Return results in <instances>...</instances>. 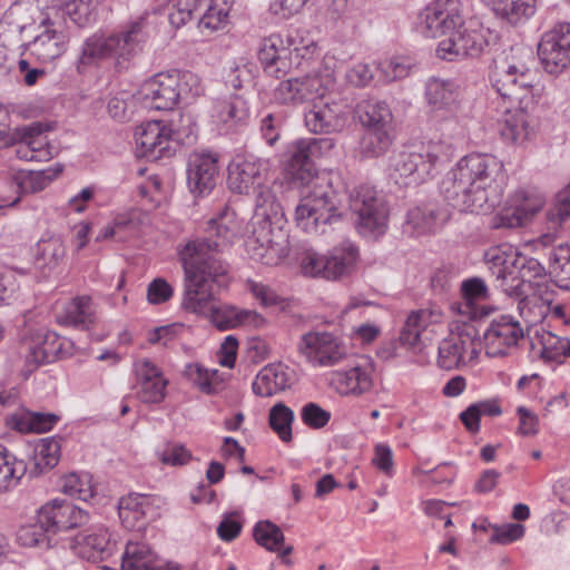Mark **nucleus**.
Masks as SVG:
<instances>
[{
    "instance_id": "33",
    "label": "nucleus",
    "mask_w": 570,
    "mask_h": 570,
    "mask_svg": "<svg viewBox=\"0 0 570 570\" xmlns=\"http://www.w3.org/2000/svg\"><path fill=\"white\" fill-rule=\"evenodd\" d=\"M463 335L473 340L476 335V330L472 326H466L459 333V336L444 338L440 343L438 365L441 368L451 371L464 364L465 342L462 338Z\"/></svg>"
},
{
    "instance_id": "1",
    "label": "nucleus",
    "mask_w": 570,
    "mask_h": 570,
    "mask_svg": "<svg viewBox=\"0 0 570 570\" xmlns=\"http://www.w3.org/2000/svg\"><path fill=\"white\" fill-rule=\"evenodd\" d=\"M228 207L206 223L208 236L189 240L179 250L185 273L181 308L209 316L219 331L240 325V311L232 306H216L217 294L229 283L228 266L216 255L230 242L233 230L226 224Z\"/></svg>"
},
{
    "instance_id": "11",
    "label": "nucleus",
    "mask_w": 570,
    "mask_h": 570,
    "mask_svg": "<svg viewBox=\"0 0 570 570\" xmlns=\"http://www.w3.org/2000/svg\"><path fill=\"white\" fill-rule=\"evenodd\" d=\"M350 207L356 214L355 225L365 237L377 238L387 228V207L376 190L370 186H360L351 194Z\"/></svg>"
},
{
    "instance_id": "32",
    "label": "nucleus",
    "mask_w": 570,
    "mask_h": 570,
    "mask_svg": "<svg viewBox=\"0 0 570 570\" xmlns=\"http://www.w3.org/2000/svg\"><path fill=\"white\" fill-rule=\"evenodd\" d=\"M60 440L57 436L40 439L33 446L28 464L31 476H39L53 469L60 460Z\"/></svg>"
},
{
    "instance_id": "52",
    "label": "nucleus",
    "mask_w": 570,
    "mask_h": 570,
    "mask_svg": "<svg viewBox=\"0 0 570 570\" xmlns=\"http://www.w3.org/2000/svg\"><path fill=\"white\" fill-rule=\"evenodd\" d=\"M549 229L557 232L570 218V183L554 198L553 206L548 209Z\"/></svg>"
},
{
    "instance_id": "45",
    "label": "nucleus",
    "mask_w": 570,
    "mask_h": 570,
    "mask_svg": "<svg viewBox=\"0 0 570 570\" xmlns=\"http://www.w3.org/2000/svg\"><path fill=\"white\" fill-rule=\"evenodd\" d=\"M392 130H365L360 139L358 153L362 158L383 156L392 146Z\"/></svg>"
},
{
    "instance_id": "2",
    "label": "nucleus",
    "mask_w": 570,
    "mask_h": 570,
    "mask_svg": "<svg viewBox=\"0 0 570 570\" xmlns=\"http://www.w3.org/2000/svg\"><path fill=\"white\" fill-rule=\"evenodd\" d=\"M531 53L519 47H510L501 56L493 59L489 79L492 88L511 105H518L514 114L508 109L507 118L500 129L505 140L520 142L529 139L531 130L529 126V105L533 104L532 76L525 58Z\"/></svg>"
},
{
    "instance_id": "27",
    "label": "nucleus",
    "mask_w": 570,
    "mask_h": 570,
    "mask_svg": "<svg viewBox=\"0 0 570 570\" xmlns=\"http://www.w3.org/2000/svg\"><path fill=\"white\" fill-rule=\"evenodd\" d=\"M355 117L365 130H392L393 114L381 100H363L355 107Z\"/></svg>"
},
{
    "instance_id": "28",
    "label": "nucleus",
    "mask_w": 570,
    "mask_h": 570,
    "mask_svg": "<svg viewBox=\"0 0 570 570\" xmlns=\"http://www.w3.org/2000/svg\"><path fill=\"white\" fill-rule=\"evenodd\" d=\"M445 219L446 215L436 206H417L407 212L402 230L410 237H417L433 232L438 223Z\"/></svg>"
},
{
    "instance_id": "3",
    "label": "nucleus",
    "mask_w": 570,
    "mask_h": 570,
    "mask_svg": "<svg viewBox=\"0 0 570 570\" xmlns=\"http://www.w3.org/2000/svg\"><path fill=\"white\" fill-rule=\"evenodd\" d=\"M147 38L148 33L144 18L130 22L119 33L109 37L96 35L89 37L82 45L77 61V70L81 73L87 67L107 58H115L116 66L124 68L125 62L141 51Z\"/></svg>"
},
{
    "instance_id": "55",
    "label": "nucleus",
    "mask_w": 570,
    "mask_h": 570,
    "mask_svg": "<svg viewBox=\"0 0 570 570\" xmlns=\"http://www.w3.org/2000/svg\"><path fill=\"white\" fill-rule=\"evenodd\" d=\"M156 455L163 464L170 466L185 465L193 459L191 452L176 442H167L156 451Z\"/></svg>"
},
{
    "instance_id": "61",
    "label": "nucleus",
    "mask_w": 570,
    "mask_h": 570,
    "mask_svg": "<svg viewBox=\"0 0 570 570\" xmlns=\"http://www.w3.org/2000/svg\"><path fill=\"white\" fill-rule=\"evenodd\" d=\"M566 337H560L551 332H544L541 336V357L548 362L562 363Z\"/></svg>"
},
{
    "instance_id": "31",
    "label": "nucleus",
    "mask_w": 570,
    "mask_h": 570,
    "mask_svg": "<svg viewBox=\"0 0 570 570\" xmlns=\"http://www.w3.org/2000/svg\"><path fill=\"white\" fill-rule=\"evenodd\" d=\"M60 440L57 436L40 439L33 446L28 464L31 476H39L53 469L60 460Z\"/></svg>"
},
{
    "instance_id": "41",
    "label": "nucleus",
    "mask_w": 570,
    "mask_h": 570,
    "mask_svg": "<svg viewBox=\"0 0 570 570\" xmlns=\"http://www.w3.org/2000/svg\"><path fill=\"white\" fill-rule=\"evenodd\" d=\"M461 294L471 318H482L493 311L492 307L478 305V302L489 297L488 287L482 278L472 277L462 282Z\"/></svg>"
},
{
    "instance_id": "23",
    "label": "nucleus",
    "mask_w": 570,
    "mask_h": 570,
    "mask_svg": "<svg viewBox=\"0 0 570 570\" xmlns=\"http://www.w3.org/2000/svg\"><path fill=\"white\" fill-rule=\"evenodd\" d=\"M218 158L212 153H195L187 164V186L195 196L208 194L216 185Z\"/></svg>"
},
{
    "instance_id": "21",
    "label": "nucleus",
    "mask_w": 570,
    "mask_h": 570,
    "mask_svg": "<svg viewBox=\"0 0 570 570\" xmlns=\"http://www.w3.org/2000/svg\"><path fill=\"white\" fill-rule=\"evenodd\" d=\"M459 0H436L423 13V33L429 38L450 37L463 22Z\"/></svg>"
},
{
    "instance_id": "54",
    "label": "nucleus",
    "mask_w": 570,
    "mask_h": 570,
    "mask_svg": "<svg viewBox=\"0 0 570 570\" xmlns=\"http://www.w3.org/2000/svg\"><path fill=\"white\" fill-rule=\"evenodd\" d=\"M252 191L256 194L255 219L279 216L281 205L276 202L269 187L265 186L263 183L262 186Z\"/></svg>"
},
{
    "instance_id": "29",
    "label": "nucleus",
    "mask_w": 570,
    "mask_h": 570,
    "mask_svg": "<svg viewBox=\"0 0 570 570\" xmlns=\"http://www.w3.org/2000/svg\"><path fill=\"white\" fill-rule=\"evenodd\" d=\"M60 416L55 413L33 412L21 409L7 417V424L21 433H45L50 431Z\"/></svg>"
},
{
    "instance_id": "64",
    "label": "nucleus",
    "mask_w": 570,
    "mask_h": 570,
    "mask_svg": "<svg viewBox=\"0 0 570 570\" xmlns=\"http://www.w3.org/2000/svg\"><path fill=\"white\" fill-rule=\"evenodd\" d=\"M174 295L173 286L161 277L153 279L147 287V301L153 305L168 302Z\"/></svg>"
},
{
    "instance_id": "47",
    "label": "nucleus",
    "mask_w": 570,
    "mask_h": 570,
    "mask_svg": "<svg viewBox=\"0 0 570 570\" xmlns=\"http://www.w3.org/2000/svg\"><path fill=\"white\" fill-rule=\"evenodd\" d=\"M107 543L108 539L104 532L102 525L94 520L87 529H83L81 532H76L69 538V547L72 550L90 548L95 551H104Z\"/></svg>"
},
{
    "instance_id": "22",
    "label": "nucleus",
    "mask_w": 570,
    "mask_h": 570,
    "mask_svg": "<svg viewBox=\"0 0 570 570\" xmlns=\"http://www.w3.org/2000/svg\"><path fill=\"white\" fill-rule=\"evenodd\" d=\"M522 337L520 323L511 315H500L491 321L483 334L487 354L503 356L507 348L517 345Z\"/></svg>"
},
{
    "instance_id": "24",
    "label": "nucleus",
    "mask_w": 570,
    "mask_h": 570,
    "mask_svg": "<svg viewBox=\"0 0 570 570\" xmlns=\"http://www.w3.org/2000/svg\"><path fill=\"white\" fill-rule=\"evenodd\" d=\"M544 197L537 191L521 190L517 194L513 210H505L492 219L493 228H514L522 226L543 206Z\"/></svg>"
},
{
    "instance_id": "19",
    "label": "nucleus",
    "mask_w": 570,
    "mask_h": 570,
    "mask_svg": "<svg viewBox=\"0 0 570 570\" xmlns=\"http://www.w3.org/2000/svg\"><path fill=\"white\" fill-rule=\"evenodd\" d=\"M297 350L309 362L321 366H333L346 355L341 341L327 332H308L302 335Z\"/></svg>"
},
{
    "instance_id": "6",
    "label": "nucleus",
    "mask_w": 570,
    "mask_h": 570,
    "mask_svg": "<svg viewBox=\"0 0 570 570\" xmlns=\"http://www.w3.org/2000/svg\"><path fill=\"white\" fill-rule=\"evenodd\" d=\"M502 163L488 154H471L459 160L442 179L440 185L444 200L453 208L464 199V188L473 187L475 179H480L485 173H501Z\"/></svg>"
},
{
    "instance_id": "40",
    "label": "nucleus",
    "mask_w": 570,
    "mask_h": 570,
    "mask_svg": "<svg viewBox=\"0 0 570 570\" xmlns=\"http://www.w3.org/2000/svg\"><path fill=\"white\" fill-rule=\"evenodd\" d=\"M27 471L28 463L0 444V492L16 488Z\"/></svg>"
},
{
    "instance_id": "48",
    "label": "nucleus",
    "mask_w": 570,
    "mask_h": 570,
    "mask_svg": "<svg viewBox=\"0 0 570 570\" xmlns=\"http://www.w3.org/2000/svg\"><path fill=\"white\" fill-rule=\"evenodd\" d=\"M198 21L207 29L217 30L226 22L233 0H204Z\"/></svg>"
},
{
    "instance_id": "9",
    "label": "nucleus",
    "mask_w": 570,
    "mask_h": 570,
    "mask_svg": "<svg viewBox=\"0 0 570 570\" xmlns=\"http://www.w3.org/2000/svg\"><path fill=\"white\" fill-rule=\"evenodd\" d=\"M284 215L255 219L247 240L252 256L263 264H277L288 255V234L284 229Z\"/></svg>"
},
{
    "instance_id": "10",
    "label": "nucleus",
    "mask_w": 570,
    "mask_h": 570,
    "mask_svg": "<svg viewBox=\"0 0 570 570\" xmlns=\"http://www.w3.org/2000/svg\"><path fill=\"white\" fill-rule=\"evenodd\" d=\"M357 256V247L351 242H344L334 247L327 256L313 249H306L301 257V266L306 275H320L326 279L335 281L352 273Z\"/></svg>"
},
{
    "instance_id": "18",
    "label": "nucleus",
    "mask_w": 570,
    "mask_h": 570,
    "mask_svg": "<svg viewBox=\"0 0 570 570\" xmlns=\"http://www.w3.org/2000/svg\"><path fill=\"white\" fill-rule=\"evenodd\" d=\"M501 173H485L480 179H475L473 187L464 188V199L456 205L459 212L472 214H485L500 204L502 188L498 183Z\"/></svg>"
},
{
    "instance_id": "49",
    "label": "nucleus",
    "mask_w": 570,
    "mask_h": 570,
    "mask_svg": "<svg viewBox=\"0 0 570 570\" xmlns=\"http://www.w3.org/2000/svg\"><path fill=\"white\" fill-rule=\"evenodd\" d=\"M253 537L257 544L266 550L279 551L285 541L282 529L269 520H261L253 528Z\"/></svg>"
},
{
    "instance_id": "39",
    "label": "nucleus",
    "mask_w": 570,
    "mask_h": 570,
    "mask_svg": "<svg viewBox=\"0 0 570 570\" xmlns=\"http://www.w3.org/2000/svg\"><path fill=\"white\" fill-rule=\"evenodd\" d=\"M48 129V125L42 122H32L28 126L18 127L12 132L9 131V137L12 138L9 146L22 142L16 150L17 156L24 160H37L39 156L37 155L38 147H35V142H38V140L35 137L42 136Z\"/></svg>"
},
{
    "instance_id": "44",
    "label": "nucleus",
    "mask_w": 570,
    "mask_h": 570,
    "mask_svg": "<svg viewBox=\"0 0 570 570\" xmlns=\"http://www.w3.org/2000/svg\"><path fill=\"white\" fill-rule=\"evenodd\" d=\"M52 531L41 520V508L38 511L37 522L22 525L17 532V541L22 547H39L49 549L52 547Z\"/></svg>"
},
{
    "instance_id": "4",
    "label": "nucleus",
    "mask_w": 570,
    "mask_h": 570,
    "mask_svg": "<svg viewBox=\"0 0 570 570\" xmlns=\"http://www.w3.org/2000/svg\"><path fill=\"white\" fill-rule=\"evenodd\" d=\"M200 92L198 76L180 70L157 73L145 81L139 90L145 107L155 110H173L181 100L194 99Z\"/></svg>"
},
{
    "instance_id": "42",
    "label": "nucleus",
    "mask_w": 570,
    "mask_h": 570,
    "mask_svg": "<svg viewBox=\"0 0 570 570\" xmlns=\"http://www.w3.org/2000/svg\"><path fill=\"white\" fill-rule=\"evenodd\" d=\"M497 17L518 26L534 14V0H490Z\"/></svg>"
},
{
    "instance_id": "60",
    "label": "nucleus",
    "mask_w": 570,
    "mask_h": 570,
    "mask_svg": "<svg viewBox=\"0 0 570 570\" xmlns=\"http://www.w3.org/2000/svg\"><path fill=\"white\" fill-rule=\"evenodd\" d=\"M146 498L140 494H129L128 497H124L119 500V517L124 521H128L130 519L138 521L142 519L146 514Z\"/></svg>"
},
{
    "instance_id": "20",
    "label": "nucleus",
    "mask_w": 570,
    "mask_h": 570,
    "mask_svg": "<svg viewBox=\"0 0 570 570\" xmlns=\"http://www.w3.org/2000/svg\"><path fill=\"white\" fill-rule=\"evenodd\" d=\"M343 101L325 97L314 102L313 109L305 114V125L314 134L340 132L346 125L347 111Z\"/></svg>"
},
{
    "instance_id": "15",
    "label": "nucleus",
    "mask_w": 570,
    "mask_h": 570,
    "mask_svg": "<svg viewBox=\"0 0 570 570\" xmlns=\"http://www.w3.org/2000/svg\"><path fill=\"white\" fill-rule=\"evenodd\" d=\"M489 46L484 30L465 23L464 21L451 33L450 37L440 41L436 52L442 59L453 60L458 58H476Z\"/></svg>"
},
{
    "instance_id": "13",
    "label": "nucleus",
    "mask_w": 570,
    "mask_h": 570,
    "mask_svg": "<svg viewBox=\"0 0 570 570\" xmlns=\"http://www.w3.org/2000/svg\"><path fill=\"white\" fill-rule=\"evenodd\" d=\"M40 27L43 31L30 42L29 49L38 61L48 63L61 57L67 50L69 33L58 10L42 12Z\"/></svg>"
},
{
    "instance_id": "35",
    "label": "nucleus",
    "mask_w": 570,
    "mask_h": 570,
    "mask_svg": "<svg viewBox=\"0 0 570 570\" xmlns=\"http://www.w3.org/2000/svg\"><path fill=\"white\" fill-rule=\"evenodd\" d=\"M538 57L544 70L551 75L561 73L570 63V58L556 40V36L547 31L538 45Z\"/></svg>"
},
{
    "instance_id": "51",
    "label": "nucleus",
    "mask_w": 570,
    "mask_h": 570,
    "mask_svg": "<svg viewBox=\"0 0 570 570\" xmlns=\"http://www.w3.org/2000/svg\"><path fill=\"white\" fill-rule=\"evenodd\" d=\"M294 412L284 403H276L268 414L271 429L279 436L283 442H289L293 439L292 424Z\"/></svg>"
},
{
    "instance_id": "14",
    "label": "nucleus",
    "mask_w": 570,
    "mask_h": 570,
    "mask_svg": "<svg viewBox=\"0 0 570 570\" xmlns=\"http://www.w3.org/2000/svg\"><path fill=\"white\" fill-rule=\"evenodd\" d=\"M333 147L332 138H303L294 141L288 150L287 173L294 180L308 185L316 173L315 159Z\"/></svg>"
},
{
    "instance_id": "7",
    "label": "nucleus",
    "mask_w": 570,
    "mask_h": 570,
    "mask_svg": "<svg viewBox=\"0 0 570 570\" xmlns=\"http://www.w3.org/2000/svg\"><path fill=\"white\" fill-rule=\"evenodd\" d=\"M439 148V145L430 144L420 151L402 150L394 154L390 158V171L395 184L403 187L419 186L432 178L441 161Z\"/></svg>"
},
{
    "instance_id": "37",
    "label": "nucleus",
    "mask_w": 570,
    "mask_h": 570,
    "mask_svg": "<svg viewBox=\"0 0 570 570\" xmlns=\"http://www.w3.org/2000/svg\"><path fill=\"white\" fill-rule=\"evenodd\" d=\"M65 256L66 246L59 235L46 233L36 245V264L41 269H55Z\"/></svg>"
},
{
    "instance_id": "53",
    "label": "nucleus",
    "mask_w": 570,
    "mask_h": 570,
    "mask_svg": "<svg viewBox=\"0 0 570 570\" xmlns=\"http://www.w3.org/2000/svg\"><path fill=\"white\" fill-rule=\"evenodd\" d=\"M428 323V314L424 311L412 312L401 331L402 344L415 346L421 341V334Z\"/></svg>"
},
{
    "instance_id": "25",
    "label": "nucleus",
    "mask_w": 570,
    "mask_h": 570,
    "mask_svg": "<svg viewBox=\"0 0 570 570\" xmlns=\"http://www.w3.org/2000/svg\"><path fill=\"white\" fill-rule=\"evenodd\" d=\"M122 570H180L174 562H164L145 542L129 541L121 562Z\"/></svg>"
},
{
    "instance_id": "43",
    "label": "nucleus",
    "mask_w": 570,
    "mask_h": 570,
    "mask_svg": "<svg viewBox=\"0 0 570 570\" xmlns=\"http://www.w3.org/2000/svg\"><path fill=\"white\" fill-rule=\"evenodd\" d=\"M61 171V167L37 171L19 170L13 179L21 194H33L45 189Z\"/></svg>"
},
{
    "instance_id": "34",
    "label": "nucleus",
    "mask_w": 570,
    "mask_h": 570,
    "mask_svg": "<svg viewBox=\"0 0 570 570\" xmlns=\"http://www.w3.org/2000/svg\"><path fill=\"white\" fill-rule=\"evenodd\" d=\"M288 381V373L283 364H268L258 372L252 387L256 395L268 397L287 389Z\"/></svg>"
},
{
    "instance_id": "56",
    "label": "nucleus",
    "mask_w": 570,
    "mask_h": 570,
    "mask_svg": "<svg viewBox=\"0 0 570 570\" xmlns=\"http://www.w3.org/2000/svg\"><path fill=\"white\" fill-rule=\"evenodd\" d=\"M326 88L318 77L297 78L296 104L325 98Z\"/></svg>"
},
{
    "instance_id": "59",
    "label": "nucleus",
    "mask_w": 570,
    "mask_h": 570,
    "mask_svg": "<svg viewBox=\"0 0 570 570\" xmlns=\"http://www.w3.org/2000/svg\"><path fill=\"white\" fill-rule=\"evenodd\" d=\"M42 342L51 362L72 355L73 343L53 332H48Z\"/></svg>"
},
{
    "instance_id": "26",
    "label": "nucleus",
    "mask_w": 570,
    "mask_h": 570,
    "mask_svg": "<svg viewBox=\"0 0 570 570\" xmlns=\"http://www.w3.org/2000/svg\"><path fill=\"white\" fill-rule=\"evenodd\" d=\"M136 374L140 382L138 397L142 403H160L166 395L167 380L160 370L149 360L136 365Z\"/></svg>"
},
{
    "instance_id": "17",
    "label": "nucleus",
    "mask_w": 570,
    "mask_h": 570,
    "mask_svg": "<svg viewBox=\"0 0 570 570\" xmlns=\"http://www.w3.org/2000/svg\"><path fill=\"white\" fill-rule=\"evenodd\" d=\"M269 163L254 155L237 156L228 166L227 184L232 191L248 195L265 181Z\"/></svg>"
},
{
    "instance_id": "63",
    "label": "nucleus",
    "mask_w": 570,
    "mask_h": 570,
    "mask_svg": "<svg viewBox=\"0 0 570 570\" xmlns=\"http://www.w3.org/2000/svg\"><path fill=\"white\" fill-rule=\"evenodd\" d=\"M283 125L284 117L279 114H267L262 118L259 131L268 146H274L279 139Z\"/></svg>"
},
{
    "instance_id": "46",
    "label": "nucleus",
    "mask_w": 570,
    "mask_h": 570,
    "mask_svg": "<svg viewBox=\"0 0 570 570\" xmlns=\"http://www.w3.org/2000/svg\"><path fill=\"white\" fill-rule=\"evenodd\" d=\"M47 10H58L66 22L68 17L73 23L83 27L96 19L94 0H63L59 6H53Z\"/></svg>"
},
{
    "instance_id": "12",
    "label": "nucleus",
    "mask_w": 570,
    "mask_h": 570,
    "mask_svg": "<svg viewBox=\"0 0 570 570\" xmlns=\"http://www.w3.org/2000/svg\"><path fill=\"white\" fill-rule=\"evenodd\" d=\"M425 97L431 108L432 118L439 122L440 130H449L451 136L460 135L455 83L451 80L431 78L425 86Z\"/></svg>"
},
{
    "instance_id": "58",
    "label": "nucleus",
    "mask_w": 570,
    "mask_h": 570,
    "mask_svg": "<svg viewBox=\"0 0 570 570\" xmlns=\"http://www.w3.org/2000/svg\"><path fill=\"white\" fill-rule=\"evenodd\" d=\"M284 40L277 35H272L262 40L257 57L264 69L274 62L282 53H286V46H284Z\"/></svg>"
},
{
    "instance_id": "57",
    "label": "nucleus",
    "mask_w": 570,
    "mask_h": 570,
    "mask_svg": "<svg viewBox=\"0 0 570 570\" xmlns=\"http://www.w3.org/2000/svg\"><path fill=\"white\" fill-rule=\"evenodd\" d=\"M63 491L69 495H76L82 501L94 497V490L89 474L70 473L65 478Z\"/></svg>"
},
{
    "instance_id": "38",
    "label": "nucleus",
    "mask_w": 570,
    "mask_h": 570,
    "mask_svg": "<svg viewBox=\"0 0 570 570\" xmlns=\"http://www.w3.org/2000/svg\"><path fill=\"white\" fill-rule=\"evenodd\" d=\"M58 321L65 325L88 330L95 323V306L90 296L75 297L66 304L63 314Z\"/></svg>"
},
{
    "instance_id": "8",
    "label": "nucleus",
    "mask_w": 570,
    "mask_h": 570,
    "mask_svg": "<svg viewBox=\"0 0 570 570\" xmlns=\"http://www.w3.org/2000/svg\"><path fill=\"white\" fill-rule=\"evenodd\" d=\"M135 140L140 156L149 160H157L175 153L171 142L193 144L196 140V135L190 128L180 130L174 127V124L167 126L163 121L153 120L137 128Z\"/></svg>"
},
{
    "instance_id": "50",
    "label": "nucleus",
    "mask_w": 570,
    "mask_h": 570,
    "mask_svg": "<svg viewBox=\"0 0 570 570\" xmlns=\"http://www.w3.org/2000/svg\"><path fill=\"white\" fill-rule=\"evenodd\" d=\"M217 116L225 124H238L247 119L249 109L242 95H233L216 106Z\"/></svg>"
},
{
    "instance_id": "36",
    "label": "nucleus",
    "mask_w": 570,
    "mask_h": 570,
    "mask_svg": "<svg viewBox=\"0 0 570 570\" xmlns=\"http://www.w3.org/2000/svg\"><path fill=\"white\" fill-rule=\"evenodd\" d=\"M331 386L342 395H360L372 387V379L357 365L347 371L333 372Z\"/></svg>"
},
{
    "instance_id": "30",
    "label": "nucleus",
    "mask_w": 570,
    "mask_h": 570,
    "mask_svg": "<svg viewBox=\"0 0 570 570\" xmlns=\"http://www.w3.org/2000/svg\"><path fill=\"white\" fill-rule=\"evenodd\" d=\"M60 440L57 436L40 439L33 446L28 464L31 476H39L53 469L60 460Z\"/></svg>"
},
{
    "instance_id": "5",
    "label": "nucleus",
    "mask_w": 570,
    "mask_h": 570,
    "mask_svg": "<svg viewBox=\"0 0 570 570\" xmlns=\"http://www.w3.org/2000/svg\"><path fill=\"white\" fill-rule=\"evenodd\" d=\"M340 194L330 184H315L295 208L297 227L308 234H324L341 222Z\"/></svg>"
},
{
    "instance_id": "16",
    "label": "nucleus",
    "mask_w": 570,
    "mask_h": 570,
    "mask_svg": "<svg viewBox=\"0 0 570 570\" xmlns=\"http://www.w3.org/2000/svg\"><path fill=\"white\" fill-rule=\"evenodd\" d=\"M41 520L52 534L71 531L81 532L94 520L90 511L68 500L55 499L41 507Z\"/></svg>"
},
{
    "instance_id": "62",
    "label": "nucleus",
    "mask_w": 570,
    "mask_h": 570,
    "mask_svg": "<svg viewBox=\"0 0 570 570\" xmlns=\"http://www.w3.org/2000/svg\"><path fill=\"white\" fill-rule=\"evenodd\" d=\"M301 417L308 428L317 430L330 422L331 413L317 403L309 402L302 407Z\"/></svg>"
}]
</instances>
